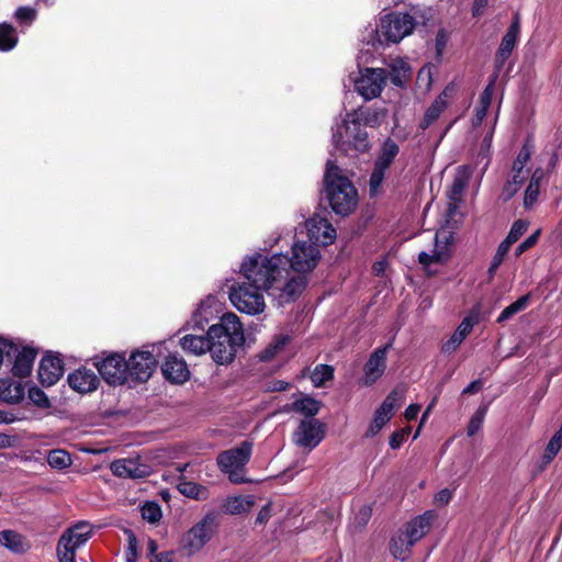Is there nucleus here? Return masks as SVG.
<instances>
[{
	"label": "nucleus",
	"mask_w": 562,
	"mask_h": 562,
	"mask_svg": "<svg viewBox=\"0 0 562 562\" xmlns=\"http://www.w3.org/2000/svg\"><path fill=\"white\" fill-rule=\"evenodd\" d=\"M254 506L251 496H232L223 503V510L229 515H240L250 510Z\"/></svg>",
	"instance_id": "c9c22d12"
},
{
	"label": "nucleus",
	"mask_w": 562,
	"mask_h": 562,
	"mask_svg": "<svg viewBox=\"0 0 562 562\" xmlns=\"http://www.w3.org/2000/svg\"><path fill=\"white\" fill-rule=\"evenodd\" d=\"M436 514L434 510H427L423 515H419L412 519L406 526L403 532L405 537H408V544H415L418 542L431 527V522L435 519Z\"/></svg>",
	"instance_id": "4be33fe9"
},
{
	"label": "nucleus",
	"mask_w": 562,
	"mask_h": 562,
	"mask_svg": "<svg viewBox=\"0 0 562 562\" xmlns=\"http://www.w3.org/2000/svg\"><path fill=\"white\" fill-rule=\"evenodd\" d=\"M64 374V363L58 356L47 353L38 366V380L43 386H52L59 381Z\"/></svg>",
	"instance_id": "f3484780"
},
{
	"label": "nucleus",
	"mask_w": 562,
	"mask_h": 562,
	"mask_svg": "<svg viewBox=\"0 0 562 562\" xmlns=\"http://www.w3.org/2000/svg\"><path fill=\"white\" fill-rule=\"evenodd\" d=\"M509 249L510 248H508V246L504 245L503 243L498 245L497 250L493 256L491 265L487 269L488 281H492L494 279L497 269L503 263L504 258L508 254Z\"/></svg>",
	"instance_id": "8fccbe9b"
},
{
	"label": "nucleus",
	"mask_w": 562,
	"mask_h": 562,
	"mask_svg": "<svg viewBox=\"0 0 562 562\" xmlns=\"http://www.w3.org/2000/svg\"><path fill=\"white\" fill-rule=\"evenodd\" d=\"M519 190V187H517L515 183H512L509 180L505 183L503 190H502V193H501V199L503 201H508L510 200L515 194L516 192Z\"/></svg>",
	"instance_id": "0e129e2a"
},
{
	"label": "nucleus",
	"mask_w": 562,
	"mask_h": 562,
	"mask_svg": "<svg viewBox=\"0 0 562 562\" xmlns=\"http://www.w3.org/2000/svg\"><path fill=\"white\" fill-rule=\"evenodd\" d=\"M308 240L318 247L327 246L335 241L336 229L328 221V218L314 214L311 218L305 222Z\"/></svg>",
	"instance_id": "2eb2a0df"
},
{
	"label": "nucleus",
	"mask_w": 562,
	"mask_h": 562,
	"mask_svg": "<svg viewBox=\"0 0 562 562\" xmlns=\"http://www.w3.org/2000/svg\"><path fill=\"white\" fill-rule=\"evenodd\" d=\"M93 364L108 384L127 383V364L123 355L111 353L102 359L95 358Z\"/></svg>",
	"instance_id": "f8f14e48"
},
{
	"label": "nucleus",
	"mask_w": 562,
	"mask_h": 562,
	"mask_svg": "<svg viewBox=\"0 0 562 562\" xmlns=\"http://www.w3.org/2000/svg\"><path fill=\"white\" fill-rule=\"evenodd\" d=\"M290 341V337L288 335H279L274 338L273 342L267 349V352L270 356H274L279 351H281Z\"/></svg>",
	"instance_id": "bf43d9fd"
},
{
	"label": "nucleus",
	"mask_w": 562,
	"mask_h": 562,
	"mask_svg": "<svg viewBox=\"0 0 562 562\" xmlns=\"http://www.w3.org/2000/svg\"><path fill=\"white\" fill-rule=\"evenodd\" d=\"M481 317V305L476 304L474 305L468 315L462 319V322H468L470 325V328L473 329L474 325H476L480 322Z\"/></svg>",
	"instance_id": "e2e57ef3"
},
{
	"label": "nucleus",
	"mask_w": 562,
	"mask_h": 562,
	"mask_svg": "<svg viewBox=\"0 0 562 562\" xmlns=\"http://www.w3.org/2000/svg\"><path fill=\"white\" fill-rule=\"evenodd\" d=\"M539 236H540V229L536 231L535 233H532L529 237H527L522 243H520L516 249H515V256L516 257H519L521 256L525 251H527L528 249H530L531 247H533L537 243H538V239H539Z\"/></svg>",
	"instance_id": "13d9d810"
},
{
	"label": "nucleus",
	"mask_w": 562,
	"mask_h": 562,
	"mask_svg": "<svg viewBox=\"0 0 562 562\" xmlns=\"http://www.w3.org/2000/svg\"><path fill=\"white\" fill-rule=\"evenodd\" d=\"M36 15V10L30 7H19L14 13L16 21L26 26H30L34 22Z\"/></svg>",
	"instance_id": "864d4df0"
},
{
	"label": "nucleus",
	"mask_w": 562,
	"mask_h": 562,
	"mask_svg": "<svg viewBox=\"0 0 562 562\" xmlns=\"http://www.w3.org/2000/svg\"><path fill=\"white\" fill-rule=\"evenodd\" d=\"M161 371L166 380L176 384L184 383L190 375L186 361L177 355H170L166 358Z\"/></svg>",
	"instance_id": "412c9836"
},
{
	"label": "nucleus",
	"mask_w": 562,
	"mask_h": 562,
	"mask_svg": "<svg viewBox=\"0 0 562 562\" xmlns=\"http://www.w3.org/2000/svg\"><path fill=\"white\" fill-rule=\"evenodd\" d=\"M449 258V251L447 246L441 248L438 247V235L435 236V249L432 254L420 251L418 255V261L420 265L428 267L432 263L446 262Z\"/></svg>",
	"instance_id": "ea45409f"
},
{
	"label": "nucleus",
	"mask_w": 562,
	"mask_h": 562,
	"mask_svg": "<svg viewBox=\"0 0 562 562\" xmlns=\"http://www.w3.org/2000/svg\"><path fill=\"white\" fill-rule=\"evenodd\" d=\"M0 544L13 554H24L32 548L25 536L12 529L0 531Z\"/></svg>",
	"instance_id": "a878e982"
},
{
	"label": "nucleus",
	"mask_w": 562,
	"mask_h": 562,
	"mask_svg": "<svg viewBox=\"0 0 562 562\" xmlns=\"http://www.w3.org/2000/svg\"><path fill=\"white\" fill-rule=\"evenodd\" d=\"M324 181L331 210L341 216L352 213L358 204V192L351 181L340 175V169L331 160L326 164Z\"/></svg>",
	"instance_id": "20e7f679"
},
{
	"label": "nucleus",
	"mask_w": 562,
	"mask_h": 562,
	"mask_svg": "<svg viewBox=\"0 0 562 562\" xmlns=\"http://www.w3.org/2000/svg\"><path fill=\"white\" fill-rule=\"evenodd\" d=\"M310 378L314 386L321 387L334 379V368L329 364H317Z\"/></svg>",
	"instance_id": "c03bdc74"
},
{
	"label": "nucleus",
	"mask_w": 562,
	"mask_h": 562,
	"mask_svg": "<svg viewBox=\"0 0 562 562\" xmlns=\"http://www.w3.org/2000/svg\"><path fill=\"white\" fill-rule=\"evenodd\" d=\"M488 4V0H474L473 7H472V15L473 16H480L483 14L485 8Z\"/></svg>",
	"instance_id": "338daca9"
},
{
	"label": "nucleus",
	"mask_w": 562,
	"mask_h": 562,
	"mask_svg": "<svg viewBox=\"0 0 562 562\" xmlns=\"http://www.w3.org/2000/svg\"><path fill=\"white\" fill-rule=\"evenodd\" d=\"M76 549L68 546V543H63V540L59 539L57 544V557L59 562H76Z\"/></svg>",
	"instance_id": "5fc2aeb1"
},
{
	"label": "nucleus",
	"mask_w": 562,
	"mask_h": 562,
	"mask_svg": "<svg viewBox=\"0 0 562 562\" xmlns=\"http://www.w3.org/2000/svg\"><path fill=\"white\" fill-rule=\"evenodd\" d=\"M392 417H390L389 415H386L385 413H383L382 411H380L378 408L374 413V418L366 432V437L370 438V437H374L375 435H378L380 432V430L383 428V426Z\"/></svg>",
	"instance_id": "603ef678"
},
{
	"label": "nucleus",
	"mask_w": 562,
	"mask_h": 562,
	"mask_svg": "<svg viewBox=\"0 0 562 562\" xmlns=\"http://www.w3.org/2000/svg\"><path fill=\"white\" fill-rule=\"evenodd\" d=\"M282 265L299 276L308 273L316 268L321 259L319 247L310 240H295L289 252L282 254Z\"/></svg>",
	"instance_id": "0eeeda50"
},
{
	"label": "nucleus",
	"mask_w": 562,
	"mask_h": 562,
	"mask_svg": "<svg viewBox=\"0 0 562 562\" xmlns=\"http://www.w3.org/2000/svg\"><path fill=\"white\" fill-rule=\"evenodd\" d=\"M447 108V91L445 90L439 94L434 102L428 106L423 120L419 123L422 130H427L432 123L437 121L440 114Z\"/></svg>",
	"instance_id": "473e14b6"
},
{
	"label": "nucleus",
	"mask_w": 562,
	"mask_h": 562,
	"mask_svg": "<svg viewBox=\"0 0 562 562\" xmlns=\"http://www.w3.org/2000/svg\"><path fill=\"white\" fill-rule=\"evenodd\" d=\"M142 518L150 524H156L161 519V508L156 502H146L140 508Z\"/></svg>",
	"instance_id": "09e8293b"
},
{
	"label": "nucleus",
	"mask_w": 562,
	"mask_h": 562,
	"mask_svg": "<svg viewBox=\"0 0 562 562\" xmlns=\"http://www.w3.org/2000/svg\"><path fill=\"white\" fill-rule=\"evenodd\" d=\"M472 172H473L472 168L467 165L459 166L457 168V172L453 178L450 193H449V198L451 200H458L462 195L463 191L465 190V188L469 184V181L472 177Z\"/></svg>",
	"instance_id": "72a5a7b5"
},
{
	"label": "nucleus",
	"mask_w": 562,
	"mask_h": 562,
	"mask_svg": "<svg viewBox=\"0 0 562 562\" xmlns=\"http://www.w3.org/2000/svg\"><path fill=\"white\" fill-rule=\"evenodd\" d=\"M127 364V382H146L153 374L157 360L150 350H135L131 353Z\"/></svg>",
	"instance_id": "ddd939ff"
},
{
	"label": "nucleus",
	"mask_w": 562,
	"mask_h": 562,
	"mask_svg": "<svg viewBox=\"0 0 562 562\" xmlns=\"http://www.w3.org/2000/svg\"><path fill=\"white\" fill-rule=\"evenodd\" d=\"M215 297L210 296L206 301L202 302L199 307L192 314L190 321L187 323V327L196 330H204L205 325L209 323L212 316L211 306L214 303Z\"/></svg>",
	"instance_id": "7c9ffc66"
},
{
	"label": "nucleus",
	"mask_w": 562,
	"mask_h": 562,
	"mask_svg": "<svg viewBox=\"0 0 562 562\" xmlns=\"http://www.w3.org/2000/svg\"><path fill=\"white\" fill-rule=\"evenodd\" d=\"M67 382L74 391L86 394L98 389L100 379L93 370L79 368L68 374Z\"/></svg>",
	"instance_id": "a211bd4d"
},
{
	"label": "nucleus",
	"mask_w": 562,
	"mask_h": 562,
	"mask_svg": "<svg viewBox=\"0 0 562 562\" xmlns=\"http://www.w3.org/2000/svg\"><path fill=\"white\" fill-rule=\"evenodd\" d=\"M398 153L400 147L392 138L389 137L382 143L369 180V192L371 196H375L380 192L385 173Z\"/></svg>",
	"instance_id": "9d476101"
},
{
	"label": "nucleus",
	"mask_w": 562,
	"mask_h": 562,
	"mask_svg": "<svg viewBox=\"0 0 562 562\" xmlns=\"http://www.w3.org/2000/svg\"><path fill=\"white\" fill-rule=\"evenodd\" d=\"M252 442L245 440L237 447L227 449L218 453L216 463L220 471L227 475L229 482L234 484H244L250 482L246 477V465L252 453Z\"/></svg>",
	"instance_id": "39448f33"
},
{
	"label": "nucleus",
	"mask_w": 562,
	"mask_h": 562,
	"mask_svg": "<svg viewBox=\"0 0 562 562\" xmlns=\"http://www.w3.org/2000/svg\"><path fill=\"white\" fill-rule=\"evenodd\" d=\"M529 300H530V294H526V295L520 296L517 301H515L507 307H505L503 310V312L499 314V316L497 317V323H504V322L510 319L517 313L524 311L527 307Z\"/></svg>",
	"instance_id": "a18cd8bd"
},
{
	"label": "nucleus",
	"mask_w": 562,
	"mask_h": 562,
	"mask_svg": "<svg viewBox=\"0 0 562 562\" xmlns=\"http://www.w3.org/2000/svg\"><path fill=\"white\" fill-rule=\"evenodd\" d=\"M322 407V403L310 395L299 393L294 400L295 413L305 416V419H314Z\"/></svg>",
	"instance_id": "2f4dec72"
},
{
	"label": "nucleus",
	"mask_w": 562,
	"mask_h": 562,
	"mask_svg": "<svg viewBox=\"0 0 562 562\" xmlns=\"http://www.w3.org/2000/svg\"><path fill=\"white\" fill-rule=\"evenodd\" d=\"M386 69L364 68L355 79L357 92L367 101L378 98L386 85Z\"/></svg>",
	"instance_id": "9b49d317"
},
{
	"label": "nucleus",
	"mask_w": 562,
	"mask_h": 562,
	"mask_svg": "<svg viewBox=\"0 0 562 562\" xmlns=\"http://www.w3.org/2000/svg\"><path fill=\"white\" fill-rule=\"evenodd\" d=\"M409 430V428H403L394 431L390 437V447L394 450L398 449L403 445L405 437L408 435Z\"/></svg>",
	"instance_id": "680f3d73"
},
{
	"label": "nucleus",
	"mask_w": 562,
	"mask_h": 562,
	"mask_svg": "<svg viewBox=\"0 0 562 562\" xmlns=\"http://www.w3.org/2000/svg\"><path fill=\"white\" fill-rule=\"evenodd\" d=\"M111 471L115 476L123 479H144L150 474L148 465L134 459H121L111 463Z\"/></svg>",
	"instance_id": "aec40b11"
},
{
	"label": "nucleus",
	"mask_w": 562,
	"mask_h": 562,
	"mask_svg": "<svg viewBox=\"0 0 562 562\" xmlns=\"http://www.w3.org/2000/svg\"><path fill=\"white\" fill-rule=\"evenodd\" d=\"M543 171L541 169H537L525 192V206L530 207L538 199L539 195V186L540 180L542 178Z\"/></svg>",
	"instance_id": "37998d69"
},
{
	"label": "nucleus",
	"mask_w": 562,
	"mask_h": 562,
	"mask_svg": "<svg viewBox=\"0 0 562 562\" xmlns=\"http://www.w3.org/2000/svg\"><path fill=\"white\" fill-rule=\"evenodd\" d=\"M16 30L9 23H0V50L10 52L18 44Z\"/></svg>",
	"instance_id": "79ce46f5"
},
{
	"label": "nucleus",
	"mask_w": 562,
	"mask_h": 562,
	"mask_svg": "<svg viewBox=\"0 0 562 562\" xmlns=\"http://www.w3.org/2000/svg\"><path fill=\"white\" fill-rule=\"evenodd\" d=\"M393 346V339L383 347L376 348L363 366V376L360 380L361 385H373L386 370V355Z\"/></svg>",
	"instance_id": "4468645a"
},
{
	"label": "nucleus",
	"mask_w": 562,
	"mask_h": 562,
	"mask_svg": "<svg viewBox=\"0 0 562 562\" xmlns=\"http://www.w3.org/2000/svg\"><path fill=\"white\" fill-rule=\"evenodd\" d=\"M520 33V24L519 19H516L512 22L505 35L502 38L501 45L496 52L495 56V67L497 70H501L505 64V61L510 56L513 49L515 48L518 37Z\"/></svg>",
	"instance_id": "6ab92c4d"
},
{
	"label": "nucleus",
	"mask_w": 562,
	"mask_h": 562,
	"mask_svg": "<svg viewBox=\"0 0 562 562\" xmlns=\"http://www.w3.org/2000/svg\"><path fill=\"white\" fill-rule=\"evenodd\" d=\"M210 347L212 360L218 366L232 363L237 350L245 342L243 324L234 313H225L218 323L209 327Z\"/></svg>",
	"instance_id": "f03ea898"
},
{
	"label": "nucleus",
	"mask_w": 562,
	"mask_h": 562,
	"mask_svg": "<svg viewBox=\"0 0 562 562\" xmlns=\"http://www.w3.org/2000/svg\"><path fill=\"white\" fill-rule=\"evenodd\" d=\"M414 18L406 12H391L380 20L376 27L370 26L362 36V42L373 49L390 43H398L415 29Z\"/></svg>",
	"instance_id": "7ed1b4c3"
},
{
	"label": "nucleus",
	"mask_w": 562,
	"mask_h": 562,
	"mask_svg": "<svg viewBox=\"0 0 562 562\" xmlns=\"http://www.w3.org/2000/svg\"><path fill=\"white\" fill-rule=\"evenodd\" d=\"M486 411L487 408L485 406H480L474 412L467 428V434L469 437L474 436L482 428Z\"/></svg>",
	"instance_id": "3c124183"
},
{
	"label": "nucleus",
	"mask_w": 562,
	"mask_h": 562,
	"mask_svg": "<svg viewBox=\"0 0 562 562\" xmlns=\"http://www.w3.org/2000/svg\"><path fill=\"white\" fill-rule=\"evenodd\" d=\"M528 228V223L524 220H517L513 223L509 233L507 234L506 238L502 241L504 245L508 246V248L512 247L514 243H516L526 232Z\"/></svg>",
	"instance_id": "de8ad7c7"
},
{
	"label": "nucleus",
	"mask_w": 562,
	"mask_h": 562,
	"mask_svg": "<svg viewBox=\"0 0 562 562\" xmlns=\"http://www.w3.org/2000/svg\"><path fill=\"white\" fill-rule=\"evenodd\" d=\"M364 127L366 125L358 120L355 121V117L347 116L333 130L331 140L334 146L346 153L351 148L358 153L368 151L370 140Z\"/></svg>",
	"instance_id": "423d86ee"
},
{
	"label": "nucleus",
	"mask_w": 562,
	"mask_h": 562,
	"mask_svg": "<svg viewBox=\"0 0 562 562\" xmlns=\"http://www.w3.org/2000/svg\"><path fill=\"white\" fill-rule=\"evenodd\" d=\"M562 447V423L552 438L546 446L544 452L539 460L538 470L543 471L555 458Z\"/></svg>",
	"instance_id": "f704fd0d"
},
{
	"label": "nucleus",
	"mask_w": 562,
	"mask_h": 562,
	"mask_svg": "<svg viewBox=\"0 0 562 562\" xmlns=\"http://www.w3.org/2000/svg\"><path fill=\"white\" fill-rule=\"evenodd\" d=\"M403 397V392L395 389L385 397L379 409L392 417L396 407L401 405Z\"/></svg>",
	"instance_id": "49530a36"
},
{
	"label": "nucleus",
	"mask_w": 562,
	"mask_h": 562,
	"mask_svg": "<svg viewBox=\"0 0 562 562\" xmlns=\"http://www.w3.org/2000/svg\"><path fill=\"white\" fill-rule=\"evenodd\" d=\"M209 341L210 336L207 330L205 337L196 334L184 335L180 339V346L186 352H189L194 356H201L204 355L205 352H209Z\"/></svg>",
	"instance_id": "bb28decb"
},
{
	"label": "nucleus",
	"mask_w": 562,
	"mask_h": 562,
	"mask_svg": "<svg viewBox=\"0 0 562 562\" xmlns=\"http://www.w3.org/2000/svg\"><path fill=\"white\" fill-rule=\"evenodd\" d=\"M29 398L38 407H48L49 400L44 391L37 386H32L29 390Z\"/></svg>",
	"instance_id": "4d7b16f0"
},
{
	"label": "nucleus",
	"mask_w": 562,
	"mask_h": 562,
	"mask_svg": "<svg viewBox=\"0 0 562 562\" xmlns=\"http://www.w3.org/2000/svg\"><path fill=\"white\" fill-rule=\"evenodd\" d=\"M408 537H405L403 530L398 531L391 540L390 550L395 559L405 561L411 555L414 544H408Z\"/></svg>",
	"instance_id": "e433bc0d"
},
{
	"label": "nucleus",
	"mask_w": 562,
	"mask_h": 562,
	"mask_svg": "<svg viewBox=\"0 0 562 562\" xmlns=\"http://www.w3.org/2000/svg\"><path fill=\"white\" fill-rule=\"evenodd\" d=\"M92 525L88 521H79L72 527L68 528L60 537L63 543H68V546L78 550L82 546L87 543V541L92 536Z\"/></svg>",
	"instance_id": "b1692460"
},
{
	"label": "nucleus",
	"mask_w": 562,
	"mask_h": 562,
	"mask_svg": "<svg viewBox=\"0 0 562 562\" xmlns=\"http://www.w3.org/2000/svg\"><path fill=\"white\" fill-rule=\"evenodd\" d=\"M217 526V514L206 513L203 518L190 528L181 538L180 549L188 557L198 553L212 538Z\"/></svg>",
	"instance_id": "1a4fd4ad"
},
{
	"label": "nucleus",
	"mask_w": 562,
	"mask_h": 562,
	"mask_svg": "<svg viewBox=\"0 0 562 562\" xmlns=\"http://www.w3.org/2000/svg\"><path fill=\"white\" fill-rule=\"evenodd\" d=\"M127 550H126V561L127 562H136L137 560V539L133 532L128 533L127 540Z\"/></svg>",
	"instance_id": "052dcab7"
},
{
	"label": "nucleus",
	"mask_w": 562,
	"mask_h": 562,
	"mask_svg": "<svg viewBox=\"0 0 562 562\" xmlns=\"http://www.w3.org/2000/svg\"><path fill=\"white\" fill-rule=\"evenodd\" d=\"M471 331L469 323L461 322L451 337L442 345L441 351L443 353L454 352Z\"/></svg>",
	"instance_id": "4c0bfd02"
},
{
	"label": "nucleus",
	"mask_w": 562,
	"mask_h": 562,
	"mask_svg": "<svg viewBox=\"0 0 562 562\" xmlns=\"http://www.w3.org/2000/svg\"><path fill=\"white\" fill-rule=\"evenodd\" d=\"M496 76L488 82V85L484 88L482 93L480 94L479 104L474 110V115L472 119L473 127H477L481 125L483 120L485 119L487 111L490 109L493 93H494V85H495Z\"/></svg>",
	"instance_id": "cd10ccee"
},
{
	"label": "nucleus",
	"mask_w": 562,
	"mask_h": 562,
	"mask_svg": "<svg viewBox=\"0 0 562 562\" xmlns=\"http://www.w3.org/2000/svg\"><path fill=\"white\" fill-rule=\"evenodd\" d=\"M452 498V491L449 488H442L435 495V502L437 505L445 506Z\"/></svg>",
	"instance_id": "69168bd1"
},
{
	"label": "nucleus",
	"mask_w": 562,
	"mask_h": 562,
	"mask_svg": "<svg viewBox=\"0 0 562 562\" xmlns=\"http://www.w3.org/2000/svg\"><path fill=\"white\" fill-rule=\"evenodd\" d=\"M348 117H355V121L369 127H379L387 116V111L382 106L359 108L347 114Z\"/></svg>",
	"instance_id": "393cba45"
},
{
	"label": "nucleus",
	"mask_w": 562,
	"mask_h": 562,
	"mask_svg": "<svg viewBox=\"0 0 562 562\" xmlns=\"http://www.w3.org/2000/svg\"><path fill=\"white\" fill-rule=\"evenodd\" d=\"M47 463L52 469L63 471L72 464V459L66 450L53 449L47 453Z\"/></svg>",
	"instance_id": "a19ab883"
},
{
	"label": "nucleus",
	"mask_w": 562,
	"mask_h": 562,
	"mask_svg": "<svg viewBox=\"0 0 562 562\" xmlns=\"http://www.w3.org/2000/svg\"><path fill=\"white\" fill-rule=\"evenodd\" d=\"M531 156L530 149L525 145L518 153L514 164H513V170L517 172H524L527 169H525L527 162L529 161Z\"/></svg>",
	"instance_id": "6e6d98bb"
},
{
	"label": "nucleus",
	"mask_w": 562,
	"mask_h": 562,
	"mask_svg": "<svg viewBox=\"0 0 562 562\" xmlns=\"http://www.w3.org/2000/svg\"><path fill=\"white\" fill-rule=\"evenodd\" d=\"M178 491L184 495L186 497L195 499V501H205L209 498L210 493L206 486H203L201 484L181 480L178 483Z\"/></svg>",
	"instance_id": "58836bf2"
},
{
	"label": "nucleus",
	"mask_w": 562,
	"mask_h": 562,
	"mask_svg": "<svg viewBox=\"0 0 562 562\" xmlns=\"http://www.w3.org/2000/svg\"><path fill=\"white\" fill-rule=\"evenodd\" d=\"M324 438V424L318 419H302L293 434V441L310 450L317 447Z\"/></svg>",
	"instance_id": "dca6fc26"
},
{
	"label": "nucleus",
	"mask_w": 562,
	"mask_h": 562,
	"mask_svg": "<svg viewBox=\"0 0 562 562\" xmlns=\"http://www.w3.org/2000/svg\"><path fill=\"white\" fill-rule=\"evenodd\" d=\"M289 386H290L289 382H285L283 380H276L270 383V385L268 386V391L282 392V391L288 390Z\"/></svg>",
	"instance_id": "774afa93"
},
{
	"label": "nucleus",
	"mask_w": 562,
	"mask_h": 562,
	"mask_svg": "<svg viewBox=\"0 0 562 562\" xmlns=\"http://www.w3.org/2000/svg\"><path fill=\"white\" fill-rule=\"evenodd\" d=\"M282 260V252L269 258L255 252L247 256L240 266L244 281L266 291L278 307L294 302L306 286L304 276L289 277V269Z\"/></svg>",
	"instance_id": "f257e3e1"
},
{
	"label": "nucleus",
	"mask_w": 562,
	"mask_h": 562,
	"mask_svg": "<svg viewBox=\"0 0 562 562\" xmlns=\"http://www.w3.org/2000/svg\"><path fill=\"white\" fill-rule=\"evenodd\" d=\"M36 353V350L33 348L24 347L19 350L16 347V351L12 353L10 359H8L9 361H12L11 370L13 375L20 378L27 376L32 371Z\"/></svg>",
	"instance_id": "5701e85b"
},
{
	"label": "nucleus",
	"mask_w": 562,
	"mask_h": 562,
	"mask_svg": "<svg viewBox=\"0 0 562 562\" xmlns=\"http://www.w3.org/2000/svg\"><path fill=\"white\" fill-rule=\"evenodd\" d=\"M25 394V389L21 382L1 379L0 380V400L9 403L15 404L23 400Z\"/></svg>",
	"instance_id": "c756f323"
},
{
	"label": "nucleus",
	"mask_w": 562,
	"mask_h": 562,
	"mask_svg": "<svg viewBox=\"0 0 562 562\" xmlns=\"http://www.w3.org/2000/svg\"><path fill=\"white\" fill-rule=\"evenodd\" d=\"M263 290L250 283L235 282L229 288V301L236 310L247 315H259L266 308Z\"/></svg>",
	"instance_id": "6e6552de"
},
{
	"label": "nucleus",
	"mask_w": 562,
	"mask_h": 562,
	"mask_svg": "<svg viewBox=\"0 0 562 562\" xmlns=\"http://www.w3.org/2000/svg\"><path fill=\"white\" fill-rule=\"evenodd\" d=\"M411 74L412 68L403 58L393 59L389 64V70H386L387 79L396 87H403L409 79Z\"/></svg>",
	"instance_id": "c85d7f7f"
}]
</instances>
